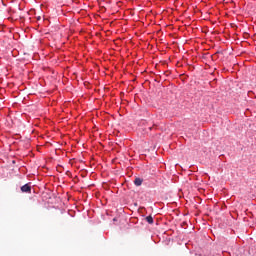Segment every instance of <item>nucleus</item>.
I'll list each match as a JSON object with an SVG mask.
<instances>
[{
  "mask_svg": "<svg viewBox=\"0 0 256 256\" xmlns=\"http://www.w3.org/2000/svg\"><path fill=\"white\" fill-rule=\"evenodd\" d=\"M22 193H31V185L25 184L21 187Z\"/></svg>",
  "mask_w": 256,
  "mask_h": 256,
  "instance_id": "1",
  "label": "nucleus"
},
{
  "mask_svg": "<svg viewBox=\"0 0 256 256\" xmlns=\"http://www.w3.org/2000/svg\"><path fill=\"white\" fill-rule=\"evenodd\" d=\"M134 185H136V187H141V185H143V179L135 178Z\"/></svg>",
  "mask_w": 256,
  "mask_h": 256,
  "instance_id": "2",
  "label": "nucleus"
},
{
  "mask_svg": "<svg viewBox=\"0 0 256 256\" xmlns=\"http://www.w3.org/2000/svg\"><path fill=\"white\" fill-rule=\"evenodd\" d=\"M146 221H147V223H149L150 225H153V216H147V217H146Z\"/></svg>",
  "mask_w": 256,
  "mask_h": 256,
  "instance_id": "3",
  "label": "nucleus"
}]
</instances>
